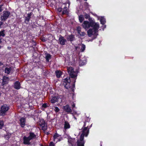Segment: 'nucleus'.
<instances>
[{
  "label": "nucleus",
  "instance_id": "1",
  "mask_svg": "<svg viewBox=\"0 0 146 146\" xmlns=\"http://www.w3.org/2000/svg\"><path fill=\"white\" fill-rule=\"evenodd\" d=\"M84 28L86 29H88L90 27H92V29H90L87 31L88 35L91 36L94 35L97 36L98 35L97 32L98 29L99 27V24L97 23L89 22L84 21L82 25Z\"/></svg>",
  "mask_w": 146,
  "mask_h": 146
},
{
  "label": "nucleus",
  "instance_id": "2",
  "mask_svg": "<svg viewBox=\"0 0 146 146\" xmlns=\"http://www.w3.org/2000/svg\"><path fill=\"white\" fill-rule=\"evenodd\" d=\"M29 134L28 137L24 136L23 137V143L25 145H30V141L36 138V135L33 132H30Z\"/></svg>",
  "mask_w": 146,
  "mask_h": 146
},
{
  "label": "nucleus",
  "instance_id": "3",
  "mask_svg": "<svg viewBox=\"0 0 146 146\" xmlns=\"http://www.w3.org/2000/svg\"><path fill=\"white\" fill-rule=\"evenodd\" d=\"M67 70L70 77L73 78H77L78 71H74V69L71 67L67 68Z\"/></svg>",
  "mask_w": 146,
  "mask_h": 146
},
{
  "label": "nucleus",
  "instance_id": "4",
  "mask_svg": "<svg viewBox=\"0 0 146 146\" xmlns=\"http://www.w3.org/2000/svg\"><path fill=\"white\" fill-rule=\"evenodd\" d=\"M10 109L9 105L6 104H4L0 108V111L3 116L6 115V113Z\"/></svg>",
  "mask_w": 146,
  "mask_h": 146
},
{
  "label": "nucleus",
  "instance_id": "5",
  "mask_svg": "<svg viewBox=\"0 0 146 146\" xmlns=\"http://www.w3.org/2000/svg\"><path fill=\"white\" fill-rule=\"evenodd\" d=\"M70 82L71 81L69 77H67L64 79L63 84L66 89H68L70 88Z\"/></svg>",
  "mask_w": 146,
  "mask_h": 146
},
{
  "label": "nucleus",
  "instance_id": "6",
  "mask_svg": "<svg viewBox=\"0 0 146 146\" xmlns=\"http://www.w3.org/2000/svg\"><path fill=\"white\" fill-rule=\"evenodd\" d=\"M39 125L42 130L43 131L46 130L47 129V124L43 119H40Z\"/></svg>",
  "mask_w": 146,
  "mask_h": 146
},
{
  "label": "nucleus",
  "instance_id": "7",
  "mask_svg": "<svg viewBox=\"0 0 146 146\" xmlns=\"http://www.w3.org/2000/svg\"><path fill=\"white\" fill-rule=\"evenodd\" d=\"M10 15V13L8 11H4L3 14L1 16V19L2 21H5L7 19Z\"/></svg>",
  "mask_w": 146,
  "mask_h": 146
},
{
  "label": "nucleus",
  "instance_id": "8",
  "mask_svg": "<svg viewBox=\"0 0 146 146\" xmlns=\"http://www.w3.org/2000/svg\"><path fill=\"white\" fill-rule=\"evenodd\" d=\"M2 80L1 85L3 86H4L8 84L9 80V78L8 77L3 76V77Z\"/></svg>",
  "mask_w": 146,
  "mask_h": 146
},
{
  "label": "nucleus",
  "instance_id": "9",
  "mask_svg": "<svg viewBox=\"0 0 146 146\" xmlns=\"http://www.w3.org/2000/svg\"><path fill=\"white\" fill-rule=\"evenodd\" d=\"M63 109L64 111L67 112L68 113H70L72 112V110L68 105H66L65 106H63Z\"/></svg>",
  "mask_w": 146,
  "mask_h": 146
},
{
  "label": "nucleus",
  "instance_id": "10",
  "mask_svg": "<svg viewBox=\"0 0 146 146\" xmlns=\"http://www.w3.org/2000/svg\"><path fill=\"white\" fill-rule=\"evenodd\" d=\"M26 119L24 117L21 118L19 120V124L22 128H24L25 125Z\"/></svg>",
  "mask_w": 146,
  "mask_h": 146
},
{
  "label": "nucleus",
  "instance_id": "11",
  "mask_svg": "<svg viewBox=\"0 0 146 146\" xmlns=\"http://www.w3.org/2000/svg\"><path fill=\"white\" fill-rule=\"evenodd\" d=\"M14 87L16 90L19 89L21 87L20 83L19 81H16L14 83Z\"/></svg>",
  "mask_w": 146,
  "mask_h": 146
},
{
  "label": "nucleus",
  "instance_id": "12",
  "mask_svg": "<svg viewBox=\"0 0 146 146\" xmlns=\"http://www.w3.org/2000/svg\"><path fill=\"white\" fill-rule=\"evenodd\" d=\"M89 133V131L88 130L86 134L82 133L80 135V140H78L80 141H84V136H85L86 137H87Z\"/></svg>",
  "mask_w": 146,
  "mask_h": 146
},
{
  "label": "nucleus",
  "instance_id": "13",
  "mask_svg": "<svg viewBox=\"0 0 146 146\" xmlns=\"http://www.w3.org/2000/svg\"><path fill=\"white\" fill-rule=\"evenodd\" d=\"M59 41L60 44L64 45L66 42V39L64 38V37H59Z\"/></svg>",
  "mask_w": 146,
  "mask_h": 146
},
{
  "label": "nucleus",
  "instance_id": "14",
  "mask_svg": "<svg viewBox=\"0 0 146 146\" xmlns=\"http://www.w3.org/2000/svg\"><path fill=\"white\" fill-rule=\"evenodd\" d=\"M85 143V141H80L77 140V146H84V144Z\"/></svg>",
  "mask_w": 146,
  "mask_h": 146
},
{
  "label": "nucleus",
  "instance_id": "15",
  "mask_svg": "<svg viewBox=\"0 0 146 146\" xmlns=\"http://www.w3.org/2000/svg\"><path fill=\"white\" fill-rule=\"evenodd\" d=\"M98 19H100L101 23L102 25H104L105 23L106 22V19L103 17H98Z\"/></svg>",
  "mask_w": 146,
  "mask_h": 146
},
{
  "label": "nucleus",
  "instance_id": "16",
  "mask_svg": "<svg viewBox=\"0 0 146 146\" xmlns=\"http://www.w3.org/2000/svg\"><path fill=\"white\" fill-rule=\"evenodd\" d=\"M70 126L69 122L67 121H65L64 124V129H69L70 128Z\"/></svg>",
  "mask_w": 146,
  "mask_h": 146
},
{
  "label": "nucleus",
  "instance_id": "17",
  "mask_svg": "<svg viewBox=\"0 0 146 146\" xmlns=\"http://www.w3.org/2000/svg\"><path fill=\"white\" fill-rule=\"evenodd\" d=\"M92 125V124L91 125L90 127H89L88 125H87L86 127H84V128L82 130V133L86 134V132L91 127Z\"/></svg>",
  "mask_w": 146,
  "mask_h": 146
},
{
  "label": "nucleus",
  "instance_id": "18",
  "mask_svg": "<svg viewBox=\"0 0 146 146\" xmlns=\"http://www.w3.org/2000/svg\"><path fill=\"white\" fill-rule=\"evenodd\" d=\"M58 98L57 96H54L50 100V102L53 104L56 102L58 101Z\"/></svg>",
  "mask_w": 146,
  "mask_h": 146
},
{
  "label": "nucleus",
  "instance_id": "19",
  "mask_svg": "<svg viewBox=\"0 0 146 146\" xmlns=\"http://www.w3.org/2000/svg\"><path fill=\"white\" fill-rule=\"evenodd\" d=\"M31 15V13H29L27 14V17L25 18V21L26 23H27L29 22Z\"/></svg>",
  "mask_w": 146,
  "mask_h": 146
},
{
  "label": "nucleus",
  "instance_id": "20",
  "mask_svg": "<svg viewBox=\"0 0 146 146\" xmlns=\"http://www.w3.org/2000/svg\"><path fill=\"white\" fill-rule=\"evenodd\" d=\"M56 75L57 78H59L62 75V72L60 71L56 70L55 71Z\"/></svg>",
  "mask_w": 146,
  "mask_h": 146
},
{
  "label": "nucleus",
  "instance_id": "21",
  "mask_svg": "<svg viewBox=\"0 0 146 146\" xmlns=\"http://www.w3.org/2000/svg\"><path fill=\"white\" fill-rule=\"evenodd\" d=\"M11 71V67H6L5 68V73H6L8 74H9Z\"/></svg>",
  "mask_w": 146,
  "mask_h": 146
},
{
  "label": "nucleus",
  "instance_id": "22",
  "mask_svg": "<svg viewBox=\"0 0 146 146\" xmlns=\"http://www.w3.org/2000/svg\"><path fill=\"white\" fill-rule=\"evenodd\" d=\"M86 62V60H84L83 61L82 60H80L79 62V65L80 66L84 65Z\"/></svg>",
  "mask_w": 146,
  "mask_h": 146
},
{
  "label": "nucleus",
  "instance_id": "23",
  "mask_svg": "<svg viewBox=\"0 0 146 146\" xmlns=\"http://www.w3.org/2000/svg\"><path fill=\"white\" fill-rule=\"evenodd\" d=\"M61 136V135H59L57 133H56L54 134V135L53 136V139H54V141H55V139H56L58 137H60Z\"/></svg>",
  "mask_w": 146,
  "mask_h": 146
},
{
  "label": "nucleus",
  "instance_id": "24",
  "mask_svg": "<svg viewBox=\"0 0 146 146\" xmlns=\"http://www.w3.org/2000/svg\"><path fill=\"white\" fill-rule=\"evenodd\" d=\"M51 58V55L49 54L46 53V56L45 57V58L46 60V61L48 62L49 60V59H50Z\"/></svg>",
  "mask_w": 146,
  "mask_h": 146
},
{
  "label": "nucleus",
  "instance_id": "25",
  "mask_svg": "<svg viewBox=\"0 0 146 146\" xmlns=\"http://www.w3.org/2000/svg\"><path fill=\"white\" fill-rule=\"evenodd\" d=\"M87 120H86L84 122V124L83 127H86V124L87 123H89V121H90V119L88 118H86Z\"/></svg>",
  "mask_w": 146,
  "mask_h": 146
},
{
  "label": "nucleus",
  "instance_id": "26",
  "mask_svg": "<svg viewBox=\"0 0 146 146\" xmlns=\"http://www.w3.org/2000/svg\"><path fill=\"white\" fill-rule=\"evenodd\" d=\"M74 79V80L72 84V91L73 92L74 91V88L75 87V83L76 82V78Z\"/></svg>",
  "mask_w": 146,
  "mask_h": 146
},
{
  "label": "nucleus",
  "instance_id": "27",
  "mask_svg": "<svg viewBox=\"0 0 146 146\" xmlns=\"http://www.w3.org/2000/svg\"><path fill=\"white\" fill-rule=\"evenodd\" d=\"M68 13V8L67 7H64V10L62 12L63 14H67Z\"/></svg>",
  "mask_w": 146,
  "mask_h": 146
},
{
  "label": "nucleus",
  "instance_id": "28",
  "mask_svg": "<svg viewBox=\"0 0 146 146\" xmlns=\"http://www.w3.org/2000/svg\"><path fill=\"white\" fill-rule=\"evenodd\" d=\"M79 17L80 22L82 23L84 19L83 16V15H80L79 16Z\"/></svg>",
  "mask_w": 146,
  "mask_h": 146
},
{
  "label": "nucleus",
  "instance_id": "29",
  "mask_svg": "<svg viewBox=\"0 0 146 146\" xmlns=\"http://www.w3.org/2000/svg\"><path fill=\"white\" fill-rule=\"evenodd\" d=\"M75 37H69L67 38L68 41H70L74 40V39Z\"/></svg>",
  "mask_w": 146,
  "mask_h": 146
},
{
  "label": "nucleus",
  "instance_id": "30",
  "mask_svg": "<svg viewBox=\"0 0 146 146\" xmlns=\"http://www.w3.org/2000/svg\"><path fill=\"white\" fill-rule=\"evenodd\" d=\"M4 125V122L3 120H0V129L2 128Z\"/></svg>",
  "mask_w": 146,
  "mask_h": 146
},
{
  "label": "nucleus",
  "instance_id": "31",
  "mask_svg": "<svg viewBox=\"0 0 146 146\" xmlns=\"http://www.w3.org/2000/svg\"><path fill=\"white\" fill-rule=\"evenodd\" d=\"M5 35V31H2L0 32V36H4Z\"/></svg>",
  "mask_w": 146,
  "mask_h": 146
},
{
  "label": "nucleus",
  "instance_id": "32",
  "mask_svg": "<svg viewBox=\"0 0 146 146\" xmlns=\"http://www.w3.org/2000/svg\"><path fill=\"white\" fill-rule=\"evenodd\" d=\"M85 45L84 44H82L81 48V51L83 52L85 50Z\"/></svg>",
  "mask_w": 146,
  "mask_h": 146
},
{
  "label": "nucleus",
  "instance_id": "33",
  "mask_svg": "<svg viewBox=\"0 0 146 146\" xmlns=\"http://www.w3.org/2000/svg\"><path fill=\"white\" fill-rule=\"evenodd\" d=\"M73 141V139L72 138H70L68 139V143L72 144Z\"/></svg>",
  "mask_w": 146,
  "mask_h": 146
},
{
  "label": "nucleus",
  "instance_id": "34",
  "mask_svg": "<svg viewBox=\"0 0 146 146\" xmlns=\"http://www.w3.org/2000/svg\"><path fill=\"white\" fill-rule=\"evenodd\" d=\"M41 107L44 108H45L48 107V106H47L46 103H44L42 104Z\"/></svg>",
  "mask_w": 146,
  "mask_h": 146
},
{
  "label": "nucleus",
  "instance_id": "35",
  "mask_svg": "<svg viewBox=\"0 0 146 146\" xmlns=\"http://www.w3.org/2000/svg\"><path fill=\"white\" fill-rule=\"evenodd\" d=\"M85 33L84 32H81L80 33L78 34V36H84L85 35Z\"/></svg>",
  "mask_w": 146,
  "mask_h": 146
},
{
  "label": "nucleus",
  "instance_id": "36",
  "mask_svg": "<svg viewBox=\"0 0 146 146\" xmlns=\"http://www.w3.org/2000/svg\"><path fill=\"white\" fill-rule=\"evenodd\" d=\"M54 110L56 113L58 112L59 111L60 109L58 107L56 106L54 107Z\"/></svg>",
  "mask_w": 146,
  "mask_h": 146
},
{
  "label": "nucleus",
  "instance_id": "37",
  "mask_svg": "<svg viewBox=\"0 0 146 146\" xmlns=\"http://www.w3.org/2000/svg\"><path fill=\"white\" fill-rule=\"evenodd\" d=\"M40 39L42 41L44 42L46 41V39H45V37H40Z\"/></svg>",
  "mask_w": 146,
  "mask_h": 146
},
{
  "label": "nucleus",
  "instance_id": "38",
  "mask_svg": "<svg viewBox=\"0 0 146 146\" xmlns=\"http://www.w3.org/2000/svg\"><path fill=\"white\" fill-rule=\"evenodd\" d=\"M5 138L6 140H8L10 138V136L9 134L6 135L5 136Z\"/></svg>",
  "mask_w": 146,
  "mask_h": 146
},
{
  "label": "nucleus",
  "instance_id": "39",
  "mask_svg": "<svg viewBox=\"0 0 146 146\" xmlns=\"http://www.w3.org/2000/svg\"><path fill=\"white\" fill-rule=\"evenodd\" d=\"M77 31L78 32V34L80 33L81 32V28L80 27L77 28Z\"/></svg>",
  "mask_w": 146,
  "mask_h": 146
},
{
  "label": "nucleus",
  "instance_id": "40",
  "mask_svg": "<svg viewBox=\"0 0 146 146\" xmlns=\"http://www.w3.org/2000/svg\"><path fill=\"white\" fill-rule=\"evenodd\" d=\"M97 37H92L91 39H88L87 41L88 42L92 41L93 40L95 39Z\"/></svg>",
  "mask_w": 146,
  "mask_h": 146
},
{
  "label": "nucleus",
  "instance_id": "41",
  "mask_svg": "<svg viewBox=\"0 0 146 146\" xmlns=\"http://www.w3.org/2000/svg\"><path fill=\"white\" fill-rule=\"evenodd\" d=\"M49 146H55L54 144L52 141L50 142L49 144Z\"/></svg>",
  "mask_w": 146,
  "mask_h": 146
},
{
  "label": "nucleus",
  "instance_id": "42",
  "mask_svg": "<svg viewBox=\"0 0 146 146\" xmlns=\"http://www.w3.org/2000/svg\"><path fill=\"white\" fill-rule=\"evenodd\" d=\"M31 42L33 44V45L35 46L36 45V43L34 40H31Z\"/></svg>",
  "mask_w": 146,
  "mask_h": 146
},
{
  "label": "nucleus",
  "instance_id": "43",
  "mask_svg": "<svg viewBox=\"0 0 146 146\" xmlns=\"http://www.w3.org/2000/svg\"><path fill=\"white\" fill-rule=\"evenodd\" d=\"M87 19L89 17V15L88 14H86L84 16Z\"/></svg>",
  "mask_w": 146,
  "mask_h": 146
},
{
  "label": "nucleus",
  "instance_id": "44",
  "mask_svg": "<svg viewBox=\"0 0 146 146\" xmlns=\"http://www.w3.org/2000/svg\"><path fill=\"white\" fill-rule=\"evenodd\" d=\"M75 104L74 103H73V104L72 105V108L73 109L75 107Z\"/></svg>",
  "mask_w": 146,
  "mask_h": 146
},
{
  "label": "nucleus",
  "instance_id": "45",
  "mask_svg": "<svg viewBox=\"0 0 146 146\" xmlns=\"http://www.w3.org/2000/svg\"><path fill=\"white\" fill-rule=\"evenodd\" d=\"M58 10L59 12H60L62 11V9L61 8H59L58 9Z\"/></svg>",
  "mask_w": 146,
  "mask_h": 146
},
{
  "label": "nucleus",
  "instance_id": "46",
  "mask_svg": "<svg viewBox=\"0 0 146 146\" xmlns=\"http://www.w3.org/2000/svg\"><path fill=\"white\" fill-rule=\"evenodd\" d=\"M3 5H0V12H1V11H2V9H1V7L3 6Z\"/></svg>",
  "mask_w": 146,
  "mask_h": 146
},
{
  "label": "nucleus",
  "instance_id": "47",
  "mask_svg": "<svg viewBox=\"0 0 146 146\" xmlns=\"http://www.w3.org/2000/svg\"><path fill=\"white\" fill-rule=\"evenodd\" d=\"M3 23L1 22L0 21V27H1V25L3 24Z\"/></svg>",
  "mask_w": 146,
  "mask_h": 146
},
{
  "label": "nucleus",
  "instance_id": "48",
  "mask_svg": "<svg viewBox=\"0 0 146 146\" xmlns=\"http://www.w3.org/2000/svg\"><path fill=\"white\" fill-rule=\"evenodd\" d=\"M3 65V63H2V62H1L0 61V66H2V65Z\"/></svg>",
  "mask_w": 146,
  "mask_h": 146
},
{
  "label": "nucleus",
  "instance_id": "49",
  "mask_svg": "<svg viewBox=\"0 0 146 146\" xmlns=\"http://www.w3.org/2000/svg\"><path fill=\"white\" fill-rule=\"evenodd\" d=\"M62 139V138H60V139H58V141H60L61 140V139Z\"/></svg>",
  "mask_w": 146,
  "mask_h": 146
},
{
  "label": "nucleus",
  "instance_id": "50",
  "mask_svg": "<svg viewBox=\"0 0 146 146\" xmlns=\"http://www.w3.org/2000/svg\"><path fill=\"white\" fill-rule=\"evenodd\" d=\"M106 25H105V26H104L103 27V28H106Z\"/></svg>",
  "mask_w": 146,
  "mask_h": 146
},
{
  "label": "nucleus",
  "instance_id": "51",
  "mask_svg": "<svg viewBox=\"0 0 146 146\" xmlns=\"http://www.w3.org/2000/svg\"><path fill=\"white\" fill-rule=\"evenodd\" d=\"M1 39H2V38H0V43L1 42Z\"/></svg>",
  "mask_w": 146,
  "mask_h": 146
},
{
  "label": "nucleus",
  "instance_id": "52",
  "mask_svg": "<svg viewBox=\"0 0 146 146\" xmlns=\"http://www.w3.org/2000/svg\"><path fill=\"white\" fill-rule=\"evenodd\" d=\"M49 134V133L48 132H47V133H46V135H48Z\"/></svg>",
  "mask_w": 146,
  "mask_h": 146
},
{
  "label": "nucleus",
  "instance_id": "53",
  "mask_svg": "<svg viewBox=\"0 0 146 146\" xmlns=\"http://www.w3.org/2000/svg\"><path fill=\"white\" fill-rule=\"evenodd\" d=\"M1 46L0 45V49L1 48Z\"/></svg>",
  "mask_w": 146,
  "mask_h": 146
},
{
  "label": "nucleus",
  "instance_id": "54",
  "mask_svg": "<svg viewBox=\"0 0 146 146\" xmlns=\"http://www.w3.org/2000/svg\"><path fill=\"white\" fill-rule=\"evenodd\" d=\"M81 39H82L83 38H80Z\"/></svg>",
  "mask_w": 146,
  "mask_h": 146
},
{
  "label": "nucleus",
  "instance_id": "55",
  "mask_svg": "<svg viewBox=\"0 0 146 146\" xmlns=\"http://www.w3.org/2000/svg\"><path fill=\"white\" fill-rule=\"evenodd\" d=\"M68 6H69V4H68Z\"/></svg>",
  "mask_w": 146,
  "mask_h": 146
},
{
  "label": "nucleus",
  "instance_id": "56",
  "mask_svg": "<svg viewBox=\"0 0 146 146\" xmlns=\"http://www.w3.org/2000/svg\"><path fill=\"white\" fill-rule=\"evenodd\" d=\"M102 146V145H100V146Z\"/></svg>",
  "mask_w": 146,
  "mask_h": 146
},
{
  "label": "nucleus",
  "instance_id": "57",
  "mask_svg": "<svg viewBox=\"0 0 146 146\" xmlns=\"http://www.w3.org/2000/svg\"><path fill=\"white\" fill-rule=\"evenodd\" d=\"M102 146V145H100V146Z\"/></svg>",
  "mask_w": 146,
  "mask_h": 146
}]
</instances>
